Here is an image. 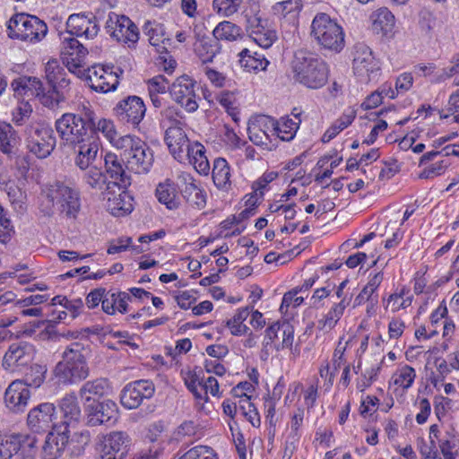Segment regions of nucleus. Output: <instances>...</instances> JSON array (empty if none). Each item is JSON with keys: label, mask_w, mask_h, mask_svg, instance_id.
I'll use <instances>...</instances> for the list:
<instances>
[{"label": "nucleus", "mask_w": 459, "mask_h": 459, "mask_svg": "<svg viewBox=\"0 0 459 459\" xmlns=\"http://www.w3.org/2000/svg\"><path fill=\"white\" fill-rule=\"evenodd\" d=\"M291 71L295 82L309 89L323 87L328 79V68L325 62L315 53L305 49L295 52L291 62Z\"/></svg>", "instance_id": "f257e3e1"}, {"label": "nucleus", "mask_w": 459, "mask_h": 459, "mask_svg": "<svg viewBox=\"0 0 459 459\" xmlns=\"http://www.w3.org/2000/svg\"><path fill=\"white\" fill-rule=\"evenodd\" d=\"M88 347L74 342L65 348L62 359L54 368V375L63 384H77L88 377L90 368L87 363Z\"/></svg>", "instance_id": "f03ea898"}, {"label": "nucleus", "mask_w": 459, "mask_h": 459, "mask_svg": "<svg viewBox=\"0 0 459 459\" xmlns=\"http://www.w3.org/2000/svg\"><path fill=\"white\" fill-rule=\"evenodd\" d=\"M116 148L121 151L122 160L129 171L135 174L148 173L154 161L152 149L141 138L135 135H123Z\"/></svg>", "instance_id": "7ed1b4c3"}, {"label": "nucleus", "mask_w": 459, "mask_h": 459, "mask_svg": "<svg viewBox=\"0 0 459 459\" xmlns=\"http://www.w3.org/2000/svg\"><path fill=\"white\" fill-rule=\"evenodd\" d=\"M310 37L321 48L334 53L341 52L345 46L342 27L325 13H318L313 18Z\"/></svg>", "instance_id": "20e7f679"}, {"label": "nucleus", "mask_w": 459, "mask_h": 459, "mask_svg": "<svg viewBox=\"0 0 459 459\" xmlns=\"http://www.w3.org/2000/svg\"><path fill=\"white\" fill-rule=\"evenodd\" d=\"M41 206L42 212L47 215L52 214L56 207L66 216L75 218L81 207L80 194L75 188L57 181L48 187L46 204L43 202Z\"/></svg>", "instance_id": "39448f33"}, {"label": "nucleus", "mask_w": 459, "mask_h": 459, "mask_svg": "<svg viewBox=\"0 0 459 459\" xmlns=\"http://www.w3.org/2000/svg\"><path fill=\"white\" fill-rule=\"evenodd\" d=\"M93 123V110L83 106L78 113H65L55 123L56 130L66 145L88 136L89 124Z\"/></svg>", "instance_id": "423d86ee"}, {"label": "nucleus", "mask_w": 459, "mask_h": 459, "mask_svg": "<svg viewBox=\"0 0 459 459\" xmlns=\"http://www.w3.org/2000/svg\"><path fill=\"white\" fill-rule=\"evenodd\" d=\"M241 16L244 19L246 31L258 46L268 48L275 42L276 31L270 29L268 21L263 18L258 0H254L249 5L245 6Z\"/></svg>", "instance_id": "0eeeda50"}, {"label": "nucleus", "mask_w": 459, "mask_h": 459, "mask_svg": "<svg viewBox=\"0 0 459 459\" xmlns=\"http://www.w3.org/2000/svg\"><path fill=\"white\" fill-rule=\"evenodd\" d=\"M7 30L11 38L34 43L43 39L48 33L47 24L37 16L28 13L13 15L7 23Z\"/></svg>", "instance_id": "6e6552de"}, {"label": "nucleus", "mask_w": 459, "mask_h": 459, "mask_svg": "<svg viewBox=\"0 0 459 459\" xmlns=\"http://www.w3.org/2000/svg\"><path fill=\"white\" fill-rule=\"evenodd\" d=\"M28 151L39 159L48 157L56 143L53 129L44 123H30L25 130Z\"/></svg>", "instance_id": "1a4fd4ad"}, {"label": "nucleus", "mask_w": 459, "mask_h": 459, "mask_svg": "<svg viewBox=\"0 0 459 459\" xmlns=\"http://www.w3.org/2000/svg\"><path fill=\"white\" fill-rule=\"evenodd\" d=\"M63 35L61 59L63 65L68 71L75 74L78 78H82L86 72V58L88 50L74 37Z\"/></svg>", "instance_id": "9d476101"}, {"label": "nucleus", "mask_w": 459, "mask_h": 459, "mask_svg": "<svg viewBox=\"0 0 459 459\" xmlns=\"http://www.w3.org/2000/svg\"><path fill=\"white\" fill-rule=\"evenodd\" d=\"M293 341V326L288 323L275 322L264 332L262 354L268 357L273 351L292 349Z\"/></svg>", "instance_id": "9b49d317"}, {"label": "nucleus", "mask_w": 459, "mask_h": 459, "mask_svg": "<svg viewBox=\"0 0 459 459\" xmlns=\"http://www.w3.org/2000/svg\"><path fill=\"white\" fill-rule=\"evenodd\" d=\"M123 71L111 65H95L84 73L89 86L97 92L107 93L117 89L119 83V74Z\"/></svg>", "instance_id": "f8f14e48"}, {"label": "nucleus", "mask_w": 459, "mask_h": 459, "mask_svg": "<svg viewBox=\"0 0 459 459\" xmlns=\"http://www.w3.org/2000/svg\"><path fill=\"white\" fill-rule=\"evenodd\" d=\"M130 441V437L124 431H111L102 436L96 446V459H124Z\"/></svg>", "instance_id": "ddd939ff"}, {"label": "nucleus", "mask_w": 459, "mask_h": 459, "mask_svg": "<svg viewBox=\"0 0 459 459\" xmlns=\"http://www.w3.org/2000/svg\"><path fill=\"white\" fill-rule=\"evenodd\" d=\"M107 31L118 42L134 47L139 39L137 26L126 16L112 13L106 23Z\"/></svg>", "instance_id": "4468645a"}, {"label": "nucleus", "mask_w": 459, "mask_h": 459, "mask_svg": "<svg viewBox=\"0 0 459 459\" xmlns=\"http://www.w3.org/2000/svg\"><path fill=\"white\" fill-rule=\"evenodd\" d=\"M36 350L28 342L12 343L3 359V367L9 371H21L33 361Z\"/></svg>", "instance_id": "2eb2a0df"}, {"label": "nucleus", "mask_w": 459, "mask_h": 459, "mask_svg": "<svg viewBox=\"0 0 459 459\" xmlns=\"http://www.w3.org/2000/svg\"><path fill=\"white\" fill-rule=\"evenodd\" d=\"M74 150V165L81 170H86L98 160V153L101 147V143L98 135L90 134L88 136L78 141L76 143L69 145Z\"/></svg>", "instance_id": "dca6fc26"}, {"label": "nucleus", "mask_w": 459, "mask_h": 459, "mask_svg": "<svg viewBox=\"0 0 459 459\" xmlns=\"http://www.w3.org/2000/svg\"><path fill=\"white\" fill-rule=\"evenodd\" d=\"M379 70V65L371 49L364 43H357L354 47L353 71L361 81L368 82L372 80Z\"/></svg>", "instance_id": "f3484780"}, {"label": "nucleus", "mask_w": 459, "mask_h": 459, "mask_svg": "<svg viewBox=\"0 0 459 459\" xmlns=\"http://www.w3.org/2000/svg\"><path fill=\"white\" fill-rule=\"evenodd\" d=\"M154 392L155 386L152 381L147 379L136 380L124 387L120 402L126 409H136L143 400L152 398Z\"/></svg>", "instance_id": "a211bd4d"}, {"label": "nucleus", "mask_w": 459, "mask_h": 459, "mask_svg": "<svg viewBox=\"0 0 459 459\" xmlns=\"http://www.w3.org/2000/svg\"><path fill=\"white\" fill-rule=\"evenodd\" d=\"M114 113L122 122L136 127L145 116L146 106L140 97L128 96L116 105Z\"/></svg>", "instance_id": "6ab92c4d"}, {"label": "nucleus", "mask_w": 459, "mask_h": 459, "mask_svg": "<svg viewBox=\"0 0 459 459\" xmlns=\"http://www.w3.org/2000/svg\"><path fill=\"white\" fill-rule=\"evenodd\" d=\"M87 424L91 427L109 424L113 425L118 418L117 404L112 400L93 402L86 405Z\"/></svg>", "instance_id": "aec40b11"}, {"label": "nucleus", "mask_w": 459, "mask_h": 459, "mask_svg": "<svg viewBox=\"0 0 459 459\" xmlns=\"http://www.w3.org/2000/svg\"><path fill=\"white\" fill-rule=\"evenodd\" d=\"M195 82L187 75L178 77L170 87V95L174 101L186 111L191 113L198 108L195 92Z\"/></svg>", "instance_id": "412c9836"}, {"label": "nucleus", "mask_w": 459, "mask_h": 459, "mask_svg": "<svg viewBox=\"0 0 459 459\" xmlns=\"http://www.w3.org/2000/svg\"><path fill=\"white\" fill-rule=\"evenodd\" d=\"M178 181L181 195L186 202L195 209H204L206 205V193L193 176L187 172H180Z\"/></svg>", "instance_id": "4be33fe9"}, {"label": "nucleus", "mask_w": 459, "mask_h": 459, "mask_svg": "<svg viewBox=\"0 0 459 459\" xmlns=\"http://www.w3.org/2000/svg\"><path fill=\"white\" fill-rule=\"evenodd\" d=\"M97 18L92 13H74L66 22L67 37H84L87 39L95 38L99 32Z\"/></svg>", "instance_id": "5701e85b"}, {"label": "nucleus", "mask_w": 459, "mask_h": 459, "mask_svg": "<svg viewBox=\"0 0 459 459\" xmlns=\"http://www.w3.org/2000/svg\"><path fill=\"white\" fill-rule=\"evenodd\" d=\"M56 407L51 403H43L32 408L27 416V425L34 433L48 432L53 426Z\"/></svg>", "instance_id": "b1692460"}, {"label": "nucleus", "mask_w": 459, "mask_h": 459, "mask_svg": "<svg viewBox=\"0 0 459 459\" xmlns=\"http://www.w3.org/2000/svg\"><path fill=\"white\" fill-rule=\"evenodd\" d=\"M30 392L21 380L13 381L4 393L5 405L13 412H22L28 405Z\"/></svg>", "instance_id": "393cba45"}, {"label": "nucleus", "mask_w": 459, "mask_h": 459, "mask_svg": "<svg viewBox=\"0 0 459 459\" xmlns=\"http://www.w3.org/2000/svg\"><path fill=\"white\" fill-rule=\"evenodd\" d=\"M165 143L173 157L181 161L188 147L192 144L186 134L179 126H169L165 133Z\"/></svg>", "instance_id": "a878e982"}, {"label": "nucleus", "mask_w": 459, "mask_h": 459, "mask_svg": "<svg viewBox=\"0 0 459 459\" xmlns=\"http://www.w3.org/2000/svg\"><path fill=\"white\" fill-rule=\"evenodd\" d=\"M293 118L289 117H281L280 120L274 118H265L272 126V134H276L281 140L290 142L291 141L299 128L301 122L300 113L292 112Z\"/></svg>", "instance_id": "bb28decb"}, {"label": "nucleus", "mask_w": 459, "mask_h": 459, "mask_svg": "<svg viewBox=\"0 0 459 459\" xmlns=\"http://www.w3.org/2000/svg\"><path fill=\"white\" fill-rule=\"evenodd\" d=\"M106 171L119 189H126L131 184L130 176L125 170L122 160L117 154L108 152L104 157Z\"/></svg>", "instance_id": "cd10ccee"}, {"label": "nucleus", "mask_w": 459, "mask_h": 459, "mask_svg": "<svg viewBox=\"0 0 459 459\" xmlns=\"http://www.w3.org/2000/svg\"><path fill=\"white\" fill-rule=\"evenodd\" d=\"M303 5V0H283L275 3L272 6V12L280 20L297 25Z\"/></svg>", "instance_id": "c85d7f7f"}, {"label": "nucleus", "mask_w": 459, "mask_h": 459, "mask_svg": "<svg viewBox=\"0 0 459 459\" xmlns=\"http://www.w3.org/2000/svg\"><path fill=\"white\" fill-rule=\"evenodd\" d=\"M304 420V410L298 408L292 414L290 430L286 437L283 457L290 459L296 449L301 437V427Z\"/></svg>", "instance_id": "c756f323"}, {"label": "nucleus", "mask_w": 459, "mask_h": 459, "mask_svg": "<svg viewBox=\"0 0 459 459\" xmlns=\"http://www.w3.org/2000/svg\"><path fill=\"white\" fill-rule=\"evenodd\" d=\"M11 87L17 98L39 97L43 92L42 82L36 77L21 76L12 82Z\"/></svg>", "instance_id": "7c9ffc66"}, {"label": "nucleus", "mask_w": 459, "mask_h": 459, "mask_svg": "<svg viewBox=\"0 0 459 459\" xmlns=\"http://www.w3.org/2000/svg\"><path fill=\"white\" fill-rule=\"evenodd\" d=\"M69 437L63 432H48L42 447L43 459H57L61 456L68 443Z\"/></svg>", "instance_id": "2f4dec72"}, {"label": "nucleus", "mask_w": 459, "mask_h": 459, "mask_svg": "<svg viewBox=\"0 0 459 459\" xmlns=\"http://www.w3.org/2000/svg\"><path fill=\"white\" fill-rule=\"evenodd\" d=\"M21 143L18 132L11 124L0 123V152L9 157L16 155Z\"/></svg>", "instance_id": "473e14b6"}, {"label": "nucleus", "mask_w": 459, "mask_h": 459, "mask_svg": "<svg viewBox=\"0 0 459 459\" xmlns=\"http://www.w3.org/2000/svg\"><path fill=\"white\" fill-rule=\"evenodd\" d=\"M144 34L149 37L150 44L160 54L167 53V44H169V39L165 37L163 25L153 21L145 22L143 27Z\"/></svg>", "instance_id": "72a5a7b5"}, {"label": "nucleus", "mask_w": 459, "mask_h": 459, "mask_svg": "<svg viewBox=\"0 0 459 459\" xmlns=\"http://www.w3.org/2000/svg\"><path fill=\"white\" fill-rule=\"evenodd\" d=\"M351 299L343 297L342 300L334 303L330 310L317 321V328L323 332H328L334 328L346 307L350 305Z\"/></svg>", "instance_id": "f704fd0d"}, {"label": "nucleus", "mask_w": 459, "mask_h": 459, "mask_svg": "<svg viewBox=\"0 0 459 459\" xmlns=\"http://www.w3.org/2000/svg\"><path fill=\"white\" fill-rule=\"evenodd\" d=\"M212 173V181L219 190L228 192L231 188V169L224 158H216L213 160Z\"/></svg>", "instance_id": "c9c22d12"}, {"label": "nucleus", "mask_w": 459, "mask_h": 459, "mask_svg": "<svg viewBox=\"0 0 459 459\" xmlns=\"http://www.w3.org/2000/svg\"><path fill=\"white\" fill-rule=\"evenodd\" d=\"M156 197L160 204H165L169 210L178 209L179 207L180 199L178 193V186L170 179H166L157 186Z\"/></svg>", "instance_id": "e433bc0d"}, {"label": "nucleus", "mask_w": 459, "mask_h": 459, "mask_svg": "<svg viewBox=\"0 0 459 459\" xmlns=\"http://www.w3.org/2000/svg\"><path fill=\"white\" fill-rule=\"evenodd\" d=\"M107 210L114 216H125L133 211L132 198L125 191L118 195L108 193Z\"/></svg>", "instance_id": "4c0bfd02"}, {"label": "nucleus", "mask_w": 459, "mask_h": 459, "mask_svg": "<svg viewBox=\"0 0 459 459\" xmlns=\"http://www.w3.org/2000/svg\"><path fill=\"white\" fill-rule=\"evenodd\" d=\"M189 162L194 166L195 170L201 175H208L210 171V163L205 154L204 146L198 143H193L185 152Z\"/></svg>", "instance_id": "58836bf2"}, {"label": "nucleus", "mask_w": 459, "mask_h": 459, "mask_svg": "<svg viewBox=\"0 0 459 459\" xmlns=\"http://www.w3.org/2000/svg\"><path fill=\"white\" fill-rule=\"evenodd\" d=\"M270 118L268 116L261 117L255 123L248 126V136L251 142L256 145L268 146L271 143L270 134H272V126L265 120Z\"/></svg>", "instance_id": "ea45409f"}, {"label": "nucleus", "mask_w": 459, "mask_h": 459, "mask_svg": "<svg viewBox=\"0 0 459 459\" xmlns=\"http://www.w3.org/2000/svg\"><path fill=\"white\" fill-rule=\"evenodd\" d=\"M59 408L63 412L64 424L68 426L80 420L82 412L74 393L65 394L59 402Z\"/></svg>", "instance_id": "a19ab883"}, {"label": "nucleus", "mask_w": 459, "mask_h": 459, "mask_svg": "<svg viewBox=\"0 0 459 459\" xmlns=\"http://www.w3.org/2000/svg\"><path fill=\"white\" fill-rule=\"evenodd\" d=\"M373 28L383 35H387L393 31L395 25L394 15L386 7H381L376 10L370 16Z\"/></svg>", "instance_id": "79ce46f5"}, {"label": "nucleus", "mask_w": 459, "mask_h": 459, "mask_svg": "<svg viewBox=\"0 0 459 459\" xmlns=\"http://www.w3.org/2000/svg\"><path fill=\"white\" fill-rule=\"evenodd\" d=\"M239 62L246 71L254 73L264 71L269 65V61L265 58L264 55L258 52L252 53L247 48L240 52Z\"/></svg>", "instance_id": "37998d69"}, {"label": "nucleus", "mask_w": 459, "mask_h": 459, "mask_svg": "<svg viewBox=\"0 0 459 459\" xmlns=\"http://www.w3.org/2000/svg\"><path fill=\"white\" fill-rule=\"evenodd\" d=\"M89 134H95L100 132L116 148V143L118 140L123 139V136H118L115 125L112 120L107 118H100L96 121V114L93 111V123L89 124Z\"/></svg>", "instance_id": "c03bdc74"}, {"label": "nucleus", "mask_w": 459, "mask_h": 459, "mask_svg": "<svg viewBox=\"0 0 459 459\" xmlns=\"http://www.w3.org/2000/svg\"><path fill=\"white\" fill-rule=\"evenodd\" d=\"M356 117V111L349 108L344 110L342 115L334 121V123L325 132L322 136V142L328 143L333 139L339 133L347 128Z\"/></svg>", "instance_id": "a18cd8bd"}, {"label": "nucleus", "mask_w": 459, "mask_h": 459, "mask_svg": "<svg viewBox=\"0 0 459 459\" xmlns=\"http://www.w3.org/2000/svg\"><path fill=\"white\" fill-rule=\"evenodd\" d=\"M212 33L218 42L219 40L232 42L240 39L243 36L242 29L230 21L219 22Z\"/></svg>", "instance_id": "49530a36"}, {"label": "nucleus", "mask_w": 459, "mask_h": 459, "mask_svg": "<svg viewBox=\"0 0 459 459\" xmlns=\"http://www.w3.org/2000/svg\"><path fill=\"white\" fill-rule=\"evenodd\" d=\"M108 389L107 381L103 378H98L84 383L80 389V395L85 403L91 402V400L96 402V399L103 396Z\"/></svg>", "instance_id": "de8ad7c7"}, {"label": "nucleus", "mask_w": 459, "mask_h": 459, "mask_svg": "<svg viewBox=\"0 0 459 459\" xmlns=\"http://www.w3.org/2000/svg\"><path fill=\"white\" fill-rule=\"evenodd\" d=\"M195 50L202 63H211L220 53L221 45L215 39H202L196 43Z\"/></svg>", "instance_id": "09e8293b"}, {"label": "nucleus", "mask_w": 459, "mask_h": 459, "mask_svg": "<svg viewBox=\"0 0 459 459\" xmlns=\"http://www.w3.org/2000/svg\"><path fill=\"white\" fill-rule=\"evenodd\" d=\"M254 0H213V10L220 15L230 17L235 14L241 7L249 5Z\"/></svg>", "instance_id": "8fccbe9b"}, {"label": "nucleus", "mask_w": 459, "mask_h": 459, "mask_svg": "<svg viewBox=\"0 0 459 459\" xmlns=\"http://www.w3.org/2000/svg\"><path fill=\"white\" fill-rule=\"evenodd\" d=\"M250 315V308L248 307L238 309L236 314L231 319L227 321V326L230 328V333L236 336H241L247 333L249 328L244 324Z\"/></svg>", "instance_id": "3c124183"}, {"label": "nucleus", "mask_w": 459, "mask_h": 459, "mask_svg": "<svg viewBox=\"0 0 459 459\" xmlns=\"http://www.w3.org/2000/svg\"><path fill=\"white\" fill-rule=\"evenodd\" d=\"M416 378L415 369L409 365L400 366L392 377L393 383L395 385L407 390L412 386Z\"/></svg>", "instance_id": "603ef678"}, {"label": "nucleus", "mask_w": 459, "mask_h": 459, "mask_svg": "<svg viewBox=\"0 0 459 459\" xmlns=\"http://www.w3.org/2000/svg\"><path fill=\"white\" fill-rule=\"evenodd\" d=\"M83 182L92 189H102L106 183V177L95 164L87 168L82 178Z\"/></svg>", "instance_id": "864d4df0"}, {"label": "nucleus", "mask_w": 459, "mask_h": 459, "mask_svg": "<svg viewBox=\"0 0 459 459\" xmlns=\"http://www.w3.org/2000/svg\"><path fill=\"white\" fill-rule=\"evenodd\" d=\"M178 459H219V457L211 446L199 445L187 450Z\"/></svg>", "instance_id": "5fc2aeb1"}, {"label": "nucleus", "mask_w": 459, "mask_h": 459, "mask_svg": "<svg viewBox=\"0 0 459 459\" xmlns=\"http://www.w3.org/2000/svg\"><path fill=\"white\" fill-rule=\"evenodd\" d=\"M19 450L17 437L0 434V459H11Z\"/></svg>", "instance_id": "6e6d98bb"}, {"label": "nucleus", "mask_w": 459, "mask_h": 459, "mask_svg": "<svg viewBox=\"0 0 459 459\" xmlns=\"http://www.w3.org/2000/svg\"><path fill=\"white\" fill-rule=\"evenodd\" d=\"M47 370L43 366L35 364L30 367V371L26 373L24 384L26 386L39 387L45 380V374Z\"/></svg>", "instance_id": "4d7b16f0"}, {"label": "nucleus", "mask_w": 459, "mask_h": 459, "mask_svg": "<svg viewBox=\"0 0 459 459\" xmlns=\"http://www.w3.org/2000/svg\"><path fill=\"white\" fill-rule=\"evenodd\" d=\"M238 409L241 411L242 415L251 423L253 427L257 428L260 426V415L249 399L240 400Z\"/></svg>", "instance_id": "13d9d810"}, {"label": "nucleus", "mask_w": 459, "mask_h": 459, "mask_svg": "<svg viewBox=\"0 0 459 459\" xmlns=\"http://www.w3.org/2000/svg\"><path fill=\"white\" fill-rule=\"evenodd\" d=\"M218 102L226 109V111L237 121L236 97L233 92L222 91L216 97Z\"/></svg>", "instance_id": "bf43d9fd"}, {"label": "nucleus", "mask_w": 459, "mask_h": 459, "mask_svg": "<svg viewBox=\"0 0 459 459\" xmlns=\"http://www.w3.org/2000/svg\"><path fill=\"white\" fill-rule=\"evenodd\" d=\"M299 292V288H295L283 295L281 304L280 307V311L281 313H287L288 308L290 306L297 307L302 304L304 299L302 297L298 296Z\"/></svg>", "instance_id": "052dcab7"}, {"label": "nucleus", "mask_w": 459, "mask_h": 459, "mask_svg": "<svg viewBox=\"0 0 459 459\" xmlns=\"http://www.w3.org/2000/svg\"><path fill=\"white\" fill-rule=\"evenodd\" d=\"M45 74L48 83L56 82L61 75H66L65 69L56 59H51L46 64Z\"/></svg>", "instance_id": "680f3d73"}, {"label": "nucleus", "mask_w": 459, "mask_h": 459, "mask_svg": "<svg viewBox=\"0 0 459 459\" xmlns=\"http://www.w3.org/2000/svg\"><path fill=\"white\" fill-rule=\"evenodd\" d=\"M377 294L364 286V288L354 299L353 307H359L365 302H368L373 308L377 304Z\"/></svg>", "instance_id": "e2e57ef3"}, {"label": "nucleus", "mask_w": 459, "mask_h": 459, "mask_svg": "<svg viewBox=\"0 0 459 459\" xmlns=\"http://www.w3.org/2000/svg\"><path fill=\"white\" fill-rule=\"evenodd\" d=\"M278 177V173L274 171H268L263 174L252 185V189L255 190L256 195L260 197L264 196V190L266 189L269 183L273 182Z\"/></svg>", "instance_id": "0e129e2a"}, {"label": "nucleus", "mask_w": 459, "mask_h": 459, "mask_svg": "<svg viewBox=\"0 0 459 459\" xmlns=\"http://www.w3.org/2000/svg\"><path fill=\"white\" fill-rule=\"evenodd\" d=\"M149 93L165 94L168 91L169 82L163 75H157L147 82Z\"/></svg>", "instance_id": "69168bd1"}, {"label": "nucleus", "mask_w": 459, "mask_h": 459, "mask_svg": "<svg viewBox=\"0 0 459 459\" xmlns=\"http://www.w3.org/2000/svg\"><path fill=\"white\" fill-rule=\"evenodd\" d=\"M41 96V103L50 108H56L58 107L59 103L64 101V92L56 91L52 88L51 91H48L47 94L44 91L40 94Z\"/></svg>", "instance_id": "338daca9"}, {"label": "nucleus", "mask_w": 459, "mask_h": 459, "mask_svg": "<svg viewBox=\"0 0 459 459\" xmlns=\"http://www.w3.org/2000/svg\"><path fill=\"white\" fill-rule=\"evenodd\" d=\"M447 168V163L444 160L431 164L429 167L425 168L420 174V178L429 179L440 176L445 173Z\"/></svg>", "instance_id": "774afa93"}]
</instances>
